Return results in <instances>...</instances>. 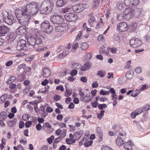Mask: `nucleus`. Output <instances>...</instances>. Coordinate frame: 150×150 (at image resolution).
Returning <instances> with one entry per match:
<instances>
[{
    "label": "nucleus",
    "mask_w": 150,
    "mask_h": 150,
    "mask_svg": "<svg viewBox=\"0 0 150 150\" xmlns=\"http://www.w3.org/2000/svg\"><path fill=\"white\" fill-rule=\"evenodd\" d=\"M15 13L20 24L23 25H27L29 23L30 15L23 10L17 8L15 10Z\"/></svg>",
    "instance_id": "nucleus-1"
},
{
    "label": "nucleus",
    "mask_w": 150,
    "mask_h": 150,
    "mask_svg": "<svg viewBox=\"0 0 150 150\" xmlns=\"http://www.w3.org/2000/svg\"><path fill=\"white\" fill-rule=\"evenodd\" d=\"M23 10L27 13V15L32 16L36 14L39 10L38 4L37 2H32L22 8Z\"/></svg>",
    "instance_id": "nucleus-2"
},
{
    "label": "nucleus",
    "mask_w": 150,
    "mask_h": 150,
    "mask_svg": "<svg viewBox=\"0 0 150 150\" xmlns=\"http://www.w3.org/2000/svg\"><path fill=\"white\" fill-rule=\"evenodd\" d=\"M54 5L49 0L44 1L41 4L40 11L42 13L46 15L50 13L52 11Z\"/></svg>",
    "instance_id": "nucleus-3"
},
{
    "label": "nucleus",
    "mask_w": 150,
    "mask_h": 150,
    "mask_svg": "<svg viewBox=\"0 0 150 150\" xmlns=\"http://www.w3.org/2000/svg\"><path fill=\"white\" fill-rule=\"evenodd\" d=\"M3 21L7 24L11 25L16 21L15 18L11 15H9L8 12L4 11L2 12Z\"/></svg>",
    "instance_id": "nucleus-4"
},
{
    "label": "nucleus",
    "mask_w": 150,
    "mask_h": 150,
    "mask_svg": "<svg viewBox=\"0 0 150 150\" xmlns=\"http://www.w3.org/2000/svg\"><path fill=\"white\" fill-rule=\"evenodd\" d=\"M41 29L47 33H50L53 30V28L50 24L49 21H45L40 25Z\"/></svg>",
    "instance_id": "nucleus-5"
},
{
    "label": "nucleus",
    "mask_w": 150,
    "mask_h": 150,
    "mask_svg": "<svg viewBox=\"0 0 150 150\" xmlns=\"http://www.w3.org/2000/svg\"><path fill=\"white\" fill-rule=\"evenodd\" d=\"M51 22L54 24L59 25L63 22V16L60 14L59 15H54L52 16L50 18Z\"/></svg>",
    "instance_id": "nucleus-6"
},
{
    "label": "nucleus",
    "mask_w": 150,
    "mask_h": 150,
    "mask_svg": "<svg viewBox=\"0 0 150 150\" xmlns=\"http://www.w3.org/2000/svg\"><path fill=\"white\" fill-rule=\"evenodd\" d=\"M142 42L138 38L131 39L129 41L130 45L133 48L139 47L142 45Z\"/></svg>",
    "instance_id": "nucleus-7"
},
{
    "label": "nucleus",
    "mask_w": 150,
    "mask_h": 150,
    "mask_svg": "<svg viewBox=\"0 0 150 150\" xmlns=\"http://www.w3.org/2000/svg\"><path fill=\"white\" fill-rule=\"evenodd\" d=\"M27 45L25 40H21L18 43L16 49L18 51H21L22 50H26L28 49Z\"/></svg>",
    "instance_id": "nucleus-8"
},
{
    "label": "nucleus",
    "mask_w": 150,
    "mask_h": 150,
    "mask_svg": "<svg viewBox=\"0 0 150 150\" xmlns=\"http://www.w3.org/2000/svg\"><path fill=\"white\" fill-rule=\"evenodd\" d=\"M125 19L129 20L134 16V11L129 8H126L124 11Z\"/></svg>",
    "instance_id": "nucleus-9"
},
{
    "label": "nucleus",
    "mask_w": 150,
    "mask_h": 150,
    "mask_svg": "<svg viewBox=\"0 0 150 150\" xmlns=\"http://www.w3.org/2000/svg\"><path fill=\"white\" fill-rule=\"evenodd\" d=\"M63 17L69 22L75 21L77 18V16L76 14L70 13L64 15Z\"/></svg>",
    "instance_id": "nucleus-10"
},
{
    "label": "nucleus",
    "mask_w": 150,
    "mask_h": 150,
    "mask_svg": "<svg viewBox=\"0 0 150 150\" xmlns=\"http://www.w3.org/2000/svg\"><path fill=\"white\" fill-rule=\"evenodd\" d=\"M127 26L126 23L121 22L117 24V29L120 32L125 31L128 28Z\"/></svg>",
    "instance_id": "nucleus-11"
},
{
    "label": "nucleus",
    "mask_w": 150,
    "mask_h": 150,
    "mask_svg": "<svg viewBox=\"0 0 150 150\" xmlns=\"http://www.w3.org/2000/svg\"><path fill=\"white\" fill-rule=\"evenodd\" d=\"M72 9L75 12L79 13L82 11L84 9L83 5L82 4H80L75 5L73 6Z\"/></svg>",
    "instance_id": "nucleus-12"
},
{
    "label": "nucleus",
    "mask_w": 150,
    "mask_h": 150,
    "mask_svg": "<svg viewBox=\"0 0 150 150\" xmlns=\"http://www.w3.org/2000/svg\"><path fill=\"white\" fill-rule=\"evenodd\" d=\"M9 31V29L5 25L0 26V35L1 36L4 35L5 34Z\"/></svg>",
    "instance_id": "nucleus-13"
},
{
    "label": "nucleus",
    "mask_w": 150,
    "mask_h": 150,
    "mask_svg": "<svg viewBox=\"0 0 150 150\" xmlns=\"http://www.w3.org/2000/svg\"><path fill=\"white\" fill-rule=\"evenodd\" d=\"M96 130L97 135L99 137V140L100 141H101L103 139V133L100 127H97Z\"/></svg>",
    "instance_id": "nucleus-14"
},
{
    "label": "nucleus",
    "mask_w": 150,
    "mask_h": 150,
    "mask_svg": "<svg viewBox=\"0 0 150 150\" xmlns=\"http://www.w3.org/2000/svg\"><path fill=\"white\" fill-rule=\"evenodd\" d=\"M35 38L31 36L28 39V42L29 45L33 46L35 45Z\"/></svg>",
    "instance_id": "nucleus-15"
},
{
    "label": "nucleus",
    "mask_w": 150,
    "mask_h": 150,
    "mask_svg": "<svg viewBox=\"0 0 150 150\" xmlns=\"http://www.w3.org/2000/svg\"><path fill=\"white\" fill-rule=\"evenodd\" d=\"M91 100V98L90 97V93H87L83 97H81L80 98V100L85 102H88Z\"/></svg>",
    "instance_id": "nucleus-16"
},
{
    "label": "nucleus",
    "mask_w": 150,
    "mask_h": 150,
    "mask_svg": "<svg viewBox=\"0 0 150 150\" xmlns=\"http://www.w3.org/2000/svg\"><path fill=\"white\" fill-rule=\"evenodd\" d=\"M131 143L132 142H130V140L128 142H125L123 144L124 148L127 150H132L131 146L132 145V144H131Z\"/></svg>",
    "instance_id": "nucleus-17"
},
{
    "label": "nucleus",
    "mask_w": 150,
    "mask_h": 150,
    "mask_svg": "<svg viewBox=\"0 0 150 150\" xmlns=\"http://www.w3.org/2000/svg\"><path fill=\"white\" fill-rule=\"evenodd\" d=\"M51 74V72L49 69L45 68L43 71V75L45 78H47Z\"/></svg>",
    "instance_id": "nucleus-18"
},
{
    "label": "nucleus",
    "mask_w": 150,
    "mask_h": 150,
    "mask_svg": "<svg viewBox=\"0 0 150 150\" xmlns=\"http://www.w3.org/2000/svg\"><path fill=\"white\" fill-rule=\"evenodd\" d=\"M25 26H20L17 29V31L20 33L19 34L22 35L25 33L26 32Z\"/></svg>",
    "instance_id": "nucleus-19"
},
{
    "label": "nucleus",
    "mask_w": 150,
    "mask_h": 150,
    "mask_svg": "<svg viewBox=\"0 0 150 150\" xmlns=\"http://www.w3.org/2000/svg\"><path fill=\"white\" fill-rule=\"evenodd\" d=\"M91 64L89 62H87L84 64L83 66L81 68V70L82 71H85L88 69L91 66Z\"/></svg>",
    "instance_id": "nucleus-20"
},
{
    "label": "nucleus",
    "mask_w": 150,
    "mask_h": 150,
    "mask_svg": "<svg viewBox=\"0 0 150 150\" xmlns=\"http://www.w3.org/2000/svg\"><path fill=\"white\" fill-rule=\"evenodd\" d=\"M134 75V71L132 70H130L127 71L126 74V77L129 79H132Z\"/></svg>",
    "instance_id": "nucleus-21"
},
{
    "label": "nucleus",
    "mask_w": 150,
    "mask_h": 150,
    "mask_svg": "<svg viewBox=\"0 0 150 150\" xmlns=\"http://www.w3.org/2000/svg\"><path fill=\"white\" fill-rule=\"evenodd\" d=\"M116 144L118 146H121L123 144V141L122 138L119 136L117 137L116 140Z\"/></svg>",
    "instance_id": "nucleus-22"
},
{
    "label": "nucleus",
    "mask_w": 150,
    "mask_h": 150,
    "mask_svg": "<svg viewBox=\"0 0 150 150\" xmlns=\"http://www.w3.org/2000/svg\"><path fill=\"white\" fill-rule=\"evenodd\" d=\"M35 45H39L42 43L43 37L41 36H35Z\"/></svg>",
    "instance_id": "nucleus-23"
},
{
    "label": "nucleus",
    "mask_w": 150,
    "mask_h": 150,
    "mask_svg": "<svg viewBox=\"0 0 150 150\" xmlns=\"http://www.w3.org/2000/svg\"><path fill=\"white\" fill-rule=\"evenodd\" d=\"M17 121V119L14 118L13 120L8 121L7 122V125L10 127H13L15 126Z\"/></svg>",
    "instance_id": "nucleus-24"
},
{
    "label": "nucleus",
    "mask_w": 150,
    "mask_h": 150,
    "mask_svg": "<svg viewBox=\"0 0 150 150\" xmlns=\"http://www.w3.org/2000/svg\"><path fill=\"white\" fill-rule=\"evenodd\" d=\"M142 10L140 8H137L134 11V15L137 17H139L142 13Z\"/></svg>",
    "instance_id": "nucleus-25"
},
{
    "label": "nucleus",
    "mask_w": 150,
    "mask_h": 150,
    "mask_svg": "<svg viewBox=\"0 0 150 150\" xmlns=\"http://www.w3.org/2000/svg\"><path fill=\"white\" fill-rule=\"evenodd\" d=\"M66 2L64 0H57L56 4L57 6L61 7L64 6Z\"/></svg>",
    "instance_id": "nucleus-26"
},
{
    "label": "nucleus",
    "mask_w": 150,
    "mask_h": 150,
    "mask_svg": "<svg viewBox=\"0 0 150 150\" xmlns=\"http://www.w3.org/2000/svg\"><path fill=\"white\" fill-rule=\"evenodd\" d=\"M89 18L88 20V23L91 26L92 25V24L95 22L96 19L92 15L89 16Z\"/></svg>",
    "instance_id": "nucleus-27"
},
{
    "label": "nucleus",
    "mask_w": 150,
    "mask_h": 150,
    "mask_svg": "<svg viewBox=\"0 0 150 150\" xmlns=\"http://www.w3.org/2000/svg\"><path fill=\"white\" fill-rule=\"evenodd\" d=\"M65 27L62 25H58L55 28V30L56 32H61L64 31L65 30Z\"/></svg>",
    "instance_id": "nucleus-28"
},
{
    "label": "nucleus",
    "mask_w": 150,
    "mask_h": 150,
    "mask_svg": "<svg viewBox=\"0 0 150 150\" xmlns=\"http://www.w3.org/2000/svg\"><path fill=\"white\" fill-rule=\"evenodd\" d=\"M81 136V134L80 132H77L74 135L73 138L75 141L79 139Z\"/></svg>",
    "instance_id": "nucleus-29"
},
{
    "label": "nucleus",
    "mask_w": 150,
    "mask_h": 150,
    "mask_svg": "<svg viewBox=\"0 0 150 150\" xmlns=\"http://www.w3.org/2000/svg\"><path fill=\"white\" fill-rule=\"evenodd\" d=\"M100 2L99 0H93V8L94 9H95L97 6H99Z\"/></svg>",
    "instance_id": "nucleus-30"
},
{
    "label": "nucleus",
    "mask_w": 150,
    "mask_h": 150,
    "mask_svg": "<svg viewBox=\"0 0 150 150\" xmlns=\"http://www.w3.org/2000/svg\"><path fill=\"white\" fill-rule=\"evenodd\" d=\"M7 97V95L6 94H4L2 95L0 98V103L2 104L6 100Z\"/></svg>",
    "instance_id": "nucleus-31"
},
{
    "label": "nucleus",
    "mask_w": 150,
    "mask_h": 150,
    "mask_svg": "<svg viewBox=\"0 0 150 150\" xmlns=\"http://www.w3.org/2000/svg\"><path fill=\"white\" fill-rule=\"evenodd\" d=\"M88 47V44L86 42L83 43L81 45V47L83 50H86Z\"/></svg>",
    "instance_id": "nucleus-32"
},
{
    "label": "nucleus",
    "mask_w": 150,
    "mask_h": 150,
    "mask_svg": "<svg viewBox=\"0 0 150 150\" xmlns=\"http://www.w3.org/2000/svg\"><path fill=\"white\" fill-rule=\"evenodd\" d=\"M116 7L117 8L120 10H121L122 8V3L121 1H117L116 4Z\"/></svg>",
    "instance_id": "nucleus-33"
},
{
    "label": "nucleus",
    "mask_w": 150,
    "mask_h": 150,
    "mask_svg": "<svg viewBox=\"0 0 150 150\" xmlns=\"http://www.w3.org/2000/svg\"><path fill=\"white\" fill-rule=\"evenodd\" d=\"M131 94V96L133 97H135L140 93V91L138 90H136L132 91Z\"/></svg>",
    "instance_id": "nucleus-34"
},
{
    "label": "nucleus",
    "mask_w": 150,
    "mask_h": 150,
    "mask_svg": "<svg viewBox=\"0 0 150 150\" xmlns=\"http://www.w3.org/2000/svg\"><path fill=\"white\" fill-rule=\"evenodd\" d=\"M106 72L104 71H98L97 75L100 77H104L106 74Z\"/></svg>",
    "instance_id": "nucleus-35"
},
{
    "label": "nucleus",
    "mask_w": 150,
    "mask_h": 150,
    "mask_svg": "<svg viewBox=\"0 0 150 150\" xmlns=\"http://www.w3.org/2000/svg\"><path fill=\"white\" fill-rule=\"evenodd\" d=\"M137 25L136 24L133 23L129 26V29L131 30L132 31H134L136 29Z\"/></svg>",
    "instance_id": "nucleus-36"
},
{
    "label": "nucleus",
    "mask_w": 150,
    "mask_h": 150,
    "mask_svg": "<svg viewBox=\"0 0 150 150\" xmlns=\"http://www.w3.org/2000/svg\"><path fill=\"white\" fill-rule=\"evenodd\" d=\"M16 78L15 76H12L8 80L6 81V83L8 84L11 83L15 80Z\"/></svg>",
    "instance_id": "nucleus-37"
},
{
    "label": "nucleus",
    "mask_w": 150,
    "mask_h": 150,
    "mask_svg": "<svg viewBox=\"0 0 150 150\" xmlns=\"http://www.w3.org/2000/svg\"><path fill=\"white\" fill-rule=\"evenodd\" d=\"M131 6H136L139 3V0H131Z\"/></svg>",
    "instance_id": "nucleus-38"
},
{
    "label": "nucleus",
    "mask_w": 150,
    "mask_h": 150,
    "mask_svg": "<svg viewBox=\"0 0 150 150\" xmlns=\"http://www.w3.org/2000/svg\"><path fill=\"white\" fill-rule=\"evenodd\" d=\"M73 67L74 69H79L81 67V65L78 63H76L73 64Z\"/></svg>",
    "instance_id": "nucleus-39"
},
{
    "label": "nucleus",
    "mask_w": 150,
    "mask_h": 150,
    "mask_svg": "<svg viewBox=\"0 0 150 150\" xmlns=\"http://www.w3.org/2000/svg\"><path fill=\"white\" fill-rule=\"evenodd\" d=\"M109 93L110 91H104L103 89H102L100 91V94L101 95L105 96L106 95L109 94Z\"/></svg>",
    "instance_id": "nucleus-40"
},
{
    "label": "nucleus",
    "mask_w": 150,
    "mask_h": 150,
    "mask_svg": "<svg viewBox=\"0 0 150 150\" xmlns=\"http://www.w3.org/2000/svg\"><path fill=\"white\" fill-rule=\"evenodd\" d=\"M131 0H124V3L127 6H131Z\"/></svg>",
    "instance_id": "nucleus-41"
},
{
    "label": "nucleus",
    "mask_w": 150,
    "mask_h": 150,
    "mask_svg": "<svg viewBox=\"0 0 150 150\" xmlns=\"http://www.w3.org/2000/svg\"><path fill=\"white\" fill-rule=\"evenodd\" d=\"M67 143L69 144H71L75 142V140L71 139H67L66 140Z\"/></svg>",
    "instance_id": "nucleus-42"
},
{
    "label": "nucleus",
    "mask_w": 150,
    "mask_h": 150,
    "mask_svg": "<svg viewBox=\"0 0 150 150\" xmlns=\"http://www.w3.org/2000/svg\"><path fill=\"white\" fill-rule=\"evenodd\" d=\"M124 13H121L118 15L117 19L119 21H122L125 19Z\"/></svg>",
    "instance_id": "nucleus-43"
},
{
    "label": "nucleus",
    "mask_w": 150,
    "mask_h": 150,
    "mask_svg": "<svg viewBox=\"0 0 150 150\" xmlns=\"http://www.w3.org/2000/svg\"><path fill=\"white\" fill-rule=\"evenodd\" d=\"M108 51L110 52L113 54L116 52V48L115 47L108 48L107 49Z\"/></svg>",
    "instance_id": "nucleus-44"
},
{
    "label": "nucleus",
    "mask_w": 150,
    "mask_h": 150,
    "mask_svg": "<svg viewBox=\"0 0 150 150\" xmlns=\"http://www.w3.org/2000/svg\"><path fill=\"white\" fill-rule=\"evenodd\" d=\"M0 116L2 117L3 119H5L7 117V113L5 112H2L1 113Z\"/></svg>",
    "instance_id": "nucleus-45"
},
{
    "label": "nucleus",
    "mask_w": 150,
    "mask_h": 150,
    "mask_svg": "<svg viewBox=\"0 0 150 150\" xmlns=\"http://www.w3.org/2000/svg\"><path fill=\"white\" fill-rule=\"evenodd\" d=\"M93 143L92 141H87L84 143V145L86 147H88L91 145Z\"/></svg>",
    "instance_id": "nucleus-46"
},
{
    "label": "nucleus",
    "mask_w": 150,
    "mask_h": 150,
    "mask_svg": "<svg viewBox=\"0 0 150 150\" xmlns=\"http://www.w3.org/2000/svg\"><path fill=\"white\" fill-rule=\"evenodd\" d=\"M107 107V105L105 104H103L98 105V107L99 109L103 110V108H106Z\"/></svg>",
    "instance_id": "nucleus-47"
},
{
    "label": "nucleus",
    "mask_w": 150,
    "mask_h": 150,
    "mask_svg": "<svg viewBox=\"0 0 150 150\" xmlns=\"http://www.w3.org/2000/svg\"><path fill=\"white\" fill-rule=\"evenodd\" d=\"M101 150H113L110 147L106 146H103L102 147Z\"/></svg>",
    "instance_id": "nucleus-48"
},
{
    "label": "nucleus",
    "mask_w": 150,
    "mask_h": 150,
    "mask_svg": "<svg viewBox=\"0 0 150 150\" xmlns=\"http://www.w3.org/2000/svg\"><path fill=\"white\" fill-rule=\"evenodd\" d=\"M92 54L91 53H88L85 55V58L87 60H89L91 58Z\"/></svg>",
    "instance_id": "nucleus-49"
},
{
    "label": "nucleus",
    "mask_w": 150,
    "mask_h": 150,
    "mask_svg": "<svg viewBox=\"0 0 150 150\" xmlns=\"http://www.w3.org/2000/svg\"><path fill=\"white\" fill-rule=\"evenodd\" d=\"M131 63L130 60H129L126 63V65L125 66V69H129L130 68L131 66L130 64Z\"/></svg>",
    "instance_id": "nucleus-50"
},
{
    "label": "nucleus",
    "mask_w": 150,
    "mask_h": 150,
    "mask_svg": "<svg viewBox=\"0 0 150 150\" xmlns=\"http://www.w3.org/2000/svg\"><path fill=\"white\" fill-rule=\"evenodd\" d=\"M70 8L68 7H66L64 8H63L62 10V13H65L69 11Z\"/></svg>",
    "instance_id": "nucleus-51"
},
{
    "label": "nucleus",
    "mask_w": 150,
    "mask_h": 150,
    "mask_svg": "<svg viewBox=\"0 0 150 150\" xmlns=\"http://www.w3.org/2000/svg\"><path fill=\"white\" fill-rule=\"evenodd\" d=\"M4 52L5 53H9L11 52L10 48L9 47L6 48L3 50Z\"/></svg>",
    "instance_id": "nucleus-52"
},
{
    "label": "nucleus",
    "mask_w": 150,
    "mask_h": 150,
    "mask_svg": "<svg viewBox=\"0 0 150 150\" xmlns=\"http://www.w3.org/2000/svg\"><path fill=\"white\" fill-rule=\"evenodd\" d=\"M142 109L141 108H139L137 109L135 112H136V113L137 114V115H138L141 113V112H142Z\"/></svg>",
    "instance_id": "nucleus-53"
},
{
    "label": "nucleus",
    "mask_w": 150,
    "mask_h": 150,
    "mask_svg": "<svg viewBox=\"0 0 150 150\" xmlns=\"http://www.w3.org/2000/svg\"><path fill=\"white\" fill-rule=\"evenodd\" d=\"M135 71L136 73L138 74L142 72V69L140 67H138L135 69Z\"/></svg>",
    "instance_id": "nucleus-54"
},
{
    "label": "nucleus",
    "mask_w": 150,
    "mask_h": 150,
    "mask_svg": "<svg viewBox=\"0 0 150 150\" xmlns=\"http://www.w3.org/2000/svg\"><path fill=\"white\" fill-rule=\"evenodd\" d=\"M60 96L59 95H55L54 96V100L57 101L60 99Z\"/></svg>",
    "instance_id": "nucleus-55"
},
{
    "label": "nucleus",
    "mask_w": 150,
    "mask_h": 150,
    "mask_svg": "<svg viewBox=\"0 0 150 150\" xmlns=\"http://www.w3.org/2000/svg\"><path fill=\"white\" fill-rule=\"evenodd\" d=\"M103 25V23L102 22H99L97 25L96 28V29H98L99 28L101 27Z\"/></svg>",
    "instance_id": "nucleus-56"
},
{
    "label": "nucleus",
    "mask_w": 150,
    "mask_h": 150,
    "mask_svg": "<svg viewBox=\"0 0 150 150\" xmlns=\"http://www.w3.org/2000/svg\"><path fill=\"white\" fill-rule=\"evenodd\" d=\"M77 73V71L76 70H73L71 72V74L72 76L75 75Z\"/></svg>",
    "instance_id": "nucleus-57"
},
{
    "label": "nucleus",
    "mask_w": 150,
    "mask_h": 150,
    "mask_svg": "<svg viewBox=\"0 0 150 150\" xmlns=\"http://www.w3.org/2000/svg\"><path fill=\"white\" fill-rule=\"evenodd\" d=\"M32 122L31 121H28L26 122L25 124V126L26 127H29L31 125Z\"/></svg>",
    "instance_id": "nucleus-58"
},
{
    "label": "nucleus",
    "mask_w": 150,
    "mask_h": 150,
    "mask_svg": "<svg viewBox=\"0 0 150 150\" xmlns=\"http://www.w3.org/2000/svg\"><path fill=\"white\" fill-rule=\"evenodd\" d=\"M36 127L37 130L38 131H40L41 130L42 127V126L40 123L37 124L36 125Z\"/></svg>",
    "instance_id": "nucleus-59"
},
{
    "label": "nucleus",
    "mask_w": 150,
    "mask_h": 150,
    "mask_svg": "<svg viewBox=\"0 0 150 150\" xmlns=\"http://www.w3.org/2000/svg\"><path fill=\"white\" fill-rule=\"evenodd\" d=\"M37 120L40 124L43 123L44 121V119L42 118L38 117Z\"/></svg>",
    "instance_id": "nucleus-60"
},
{
    "label": "nucleus",
    "mask_w": 150,
    "mask_h": 150,
    "mask_svg": "<svg viewBox=\"0 0 150 150\" xmlns=\"http://www.w3.org/2000/svg\"><path fill=\"white\" fill-rule=\"evenodd\" d=\"M24 123L23 121H20L19 123V127L20 128H22L24 126Z\"/></svg>",
    "instance_id": "nucleus-61"
},
{
    "label": "nucleus",
    "mask_w": 150,
    "mask_h": 150,
    "mask_svg": "<svg viewBox=\"0 0 150 150\" xmlns=\"http://www.w3.org/2000/svg\"><path fill=\"white\" fill-rule=\"evenodd\" d=\"M98 86V84L97 81L94 82L92 84L93 88H97Z\"/></svg>",
    "instance_id": "nucleus-62"
},
{
    "label": "nucleus",
    "mask_w": 150,
    "mask_h": 150,
    "mask_svg": "<svg viewBox=\"0 0 150 150\" xmlns=\"http://www.w3.org/2000/svg\"><path fill=\"white\" fill-rule=\"evenodd\" d=\"M81 80L83 82H86L87 81V79L84 76L82 77L81 78Z\"/></svg>",
    "instance_id": "nucleus-63"
},
{
    "label": "nucleus",
    "mask_w": 150,
    "mask_h": 150,
    "mask_svg": "<svg viewBox=\"0 0 150 150\" xmlns=\"http://www.w3.org/2000/svg\"><path fill=\"white\" fill-rule=\"evenodd\" d=\"M145 38H146V41L148 42H150V35H146L145 36Z\"/></svg>",
    "instance_id": "nucleus-64"
}]
</instances>
